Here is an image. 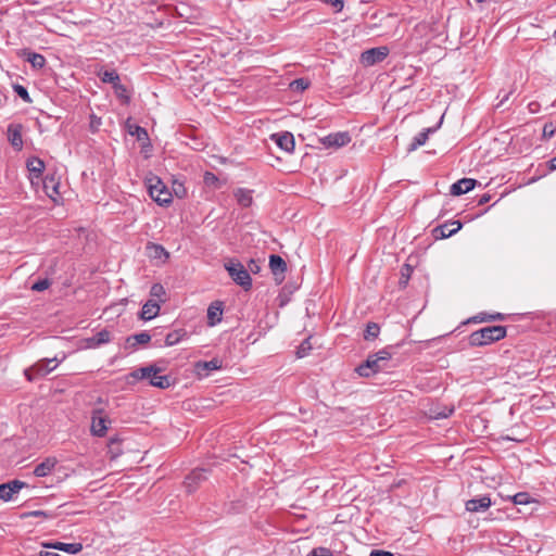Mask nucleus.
Instances as JSON below:
<instances>
[{
	"mask_svg": "<svg viewBox=\"0 0 556 556\" xmlns=\"http://www.w3.org/2000/svg\"><path fill=\"white\" fill-rule=\"evenodd\" d=\"M402 345L403 342L387 345L378 352L369 354L366 361L355 368V371L358 374V376L368 378L375 374L387 370L389 368L388 363L392 359L393 355L396 353V350Z\"/></svg>",
	"mask_w": 556,
	"mask_h": 556,
	"instance_id": "nucleus-1",
	"label": "nucleus"
},
{
	"mask_svg": "<svg viewBox=\"0 0 556 556\" xmlns=\"http://www.w3.org/2000/svg\"><path fill=\"white\" fill-rule=\"evenodd\" d=\"M505 326H488L470 333L468 340L470 346H484L500 341L506 337Z\"/></svg>",
	"mask_w": 556,
	"mask_h": 556,
	"instance_id": "nucleus-2",
	"label": "nucleus"
},
{
	"mask_svg": "<svg viewBox=\"0 0 556 556\" xmlns=\"http://www.w3.org/2000/svg\"><path fill=\"white\" fill-rule=\"evenodd\" d=\"M144 185L150 197L162 206H167L173 202V194L167 186L157 176L147 177Z\"/></svg>",
	"mask_w": 556,
	"mask_h": 556,
	"instance_id": "nucleus-3",
	"label": "nucleus"
},
{
	"mask_svg": "<svg viewBox=\"0 0 556 556\" xmlns=\"http://www.w3.org/2000/svg\"><path fill=\"white\" fill-rule=\"evenodd\" d=\"M230 278L240 286L244 291H249L252 288V278L249 270L238 260H230L225 264Z\"/></svg>",
	"mask_w": 556,
	"mask_h": 556,
	"instance_id": "nucleus-4",
	"label": "nucleus"
},
{
	"mask_svg": "<svg viewBox=\"0 0 556 556\" xmlns=\"http://www.w3.org/2000/svg\"><path fill=\"white\" fill-rule=\"evenodd\" d=\"M56 358H45L24 370V375L28 381H34L39 377H45L58 366Z\"/></svg>",
	"mask_w": 556,
	"mask_h": 556,
	"instance_id": "nucleus-5",
	"label": "nucleus"
},
{
	"mask_svg": "<svg viewBox=\"0 0 556 556\" xmlns=\"http://www.w3.org/2000/svg\"><path fill=\"white\" fill-rule=\"evenodd\" d=\"M111 424L110 418L105 415L103 408H94L91 413V434L102 438L106 434L108 425Z\"/></svg>",
	"mask_w": 556,
	"mask_h": 556,
	"instance_id": "nucleus-6",
	"label": "nucleus"
},
{
	"mask_svg": "<svg viewBox=\"0 0 556 556\" xmlns=\"http://www.w3.org/2000/svg\"><path fill=\"white\" fill-rule=\"evenodd\" d=\"M389 48L387 46H380L365 50L361 54V63L365 67L375 66L380 64L389 55Z\"/></svg>",
	"mask_w": 556,
	"mask_h": 556,
	"instance_id": "nucleus-7",
	"label": "nucleus"
},
{
	"mask_svg": "<svg viewBox=\"0 0 556 556\" xmlns=\"http://www.w3.org/2000/svg\"><path fill=\"white\" fill-rule=\"evenodd\" d=\"M351 141L348 131H338L319 138V142L327 149H339L346 146Z\"/></svg>",
	"mask_w": 556,
	"mask_h": 556,
	"instance_id": "nucleus-8",
	"label": "nucleus"
},
{
	"mask_svg": "<svg viewBox=\"0 0 556 556\" xmlns=\"http://www.w3.org/2000/svg\"><path fill=\"white\" fill-rule=\"evenodd\" d=\"M206 469L197 468L193 469L184 481L186 491L191 494L198 490L200 484L207 479Z\"/></svg>",
	"mask_w": 556,
	"mask_h": 556,
	"instance_id": "nucleus-9",
	"label": "nucleus"
},
{
	"mask_svg": "<svg viewBox=\"0 0 556 556\" xmlns=\"http://www.w3.org/2000/svg\"><path fill=\"white\" fill-rule=\"evenodd\" d=\"M463 227V223L459 220H451L446 222L442 225H439L432 229V236L434 239H445L448 238L456 232H458Z\"/></svg>",
	"mask_w": 556,
	"mask_h": 556,
	"instance_id": "nucleus-10",
	"label": "nucleus"
},
{
	"mask_svg": "<svg viewBox=\"0 0 556 556\" xmlns=\"http://www.w3.org/2000/svg\"><path fill=\"white\" fill-rule=\"evenodd\" d=\"M28 486V484L21 480H11L5 483L0 484V500L3 502H9L13 500L14 494L18 493L23 488Z\"/></svg>",
	"mask_w": 556,
	"mask_h": 556,
	"instance_id": "nucleus-11",
	"label": "nucleus"
},
{
	"mask_svg": "<svg viewBox=\"0 0 556 556\" xmlns=\"http://www.w3.org/2000/svg\"><path fill=\"white\" fill-rule=\"evenodd\" d=\"M269 268L275 277V281L280 285L286 277L287 271V263L286 261L278 254L269 255Z\"/></svg>",
	"mask_w": 556,
	"mask_h": 556,
	"instance_id": "nucleus-12",
	"label": "nucleus"
},
{
	"mask_svg": "<svg viewBox=\"0 0 556 556\" xmlns=\"http://www.w3.org/2000/svg\"><path fill=\"white\" fill-rule=\"evenodd\" d=\"M16 56L23 63H29L35 70H40L46 64V59L42 54L36 53L28 49L17 51Z\"/></svg>",
	"mask_w": 556,
	"mask_h": 556,
	"instance_id": "nucleus-13",
	"label": "nucleus"
},
{
	"mask_svg": "<svg viewBox=\"0 0 556 556\" xmlns=\"http://www.w3.org/2000/svg\"><path fill=\"white\" fill-rule=\"evenodd\" d=\"M23 125L22 124H10L7 129L8 141L12 146L15 151H21L23 149V138H22Z\"/></svg>",
	"mask_w": 556,
	"mask_h": 556,
	"instance_id": "nucleus-14",
	"label": "nucleus"
},
{
	"mask_svg": "<svg viewBox=\"0 0 556 556\" xmlns=\"http://www.w3.org/2000/svg\"><path fill=\"white\" fill-rule=\"evenodd\" d=\"M271 141H274L281 150L291 153L294 150L295 141L294 137L289 131H282L273 134L270 136Z\"/></svg>",
	"mask_w": 556,
	"mask_h": 556,
	"instance_id": "nucleus-15",
	"label": "nucleus"
},
{
	"mask_svg": "<svg viewBox=\"0 0 556 556\" xmlns=\"http://www.w3.org/2000/svg\"><path fill=\"white\" fill-rule=\"evenodd\" d=\"M26 167L29 172L31 182L34 179H42V175L46 168L45 162L37 156H30L26 161Z\"/></svg>",
	"mask_w": 556,
	"mask_h": 556,
	"instance_id": "nucleus-16",
	"label": "nucleus"
},
{
	"mask_svg": "<svg viewBox=\"0 0 556 556\" xmlns=\"http://www.w3.org/2000/svg\"><path fill=\"white\" fill-rule=\"evenodd\" d=\"M478 184L473 178H462L451 186L450 192L452 195H462L471 191Z\"/></svg>",
	"mask_w": 556,
	"mask_h": 556,
	"instance_id": "nucleus-17",
	"label": "nucleus"
},
{
	"mask_svg": "<svg viewBox=\"0 0 556 556\" xmlns=\"http://www.w3.org/2000/svg\"><path fill=\"white\" fill-rule=\"evenodd\" d=\"M42 546L46 548H52L61 552H65L68 554H78L83 551V544L81 543H63V542H45L42 543Z\"/></svg>",
	"mask_w": 556,
	"mask_h": 556,
	"instance_id": "nucleus-18",
	"label": "nucleus"
},
{
	"mask_svg": "<svg viewBox=\"0 0 556 556\" xmlns=\"http://www.w3.org/2000/svg\"><path fill=\"white\" fill-rule=\"evenodd\" d=\"M442 121H443V115L441 116L440 122L438 123L437 126L425 128L419 134H417L413 138V141L410 142V144L408 147V151H415L419 147L424 146L427 142V140L429 138V135L433 134L434 131H437V129L441 126Z\"/></svg>",
	"mask_w": 556,
	"mask_h": 556,
	"instance_id": "nucleus-19",
	"label": "nucleus"
},
{
	"mask_svg": "<svg viewBox=\"0 0 556 556\" xmlns=\"http://www.w3.org/2000/svg\"><path fill=\"white\" fill-rule=\"evenodd\" d=\"M43 191L53 201L60 195V182L54 175H47L42 178Z\"/></svg>",
	"mask_w": 556,
	"mask_h": 556,
	"instance_id": "nucleus-20",
	"label": "nucleus"
},
{
	"mask_svg": "<svg viewBox=\"0 0 556 556\" xmlns=\"http://www.w3.org/2000/svg\"><path fill=\"white\" fill-rule=\"evenodd\" d=\"M492 505L491 498L483 495L479 498L468 500L465 504L466 509L470 513L485 511Z\"/></svg>",
	"mask_w": 556,
	"mask_h": 556,
	"instance_id": "nucleus-21",
	"label": "nucleus"
},
{
	"mask_svg": "<svg viewBox=\"0 0 556 556\" xmlns=\"http://www.w3.org/2000/svg\"><path fill=\"white\" fill-rule=\"evenodd\" d=\"M224 311V303L222 301H214L207 308V324L208 326H215L222 321Z\"/></svg>",
	"mask_w": 556,
	"mask_h": 556,
	"instance_id": "nucleus-22",
	"label": "nucleus"
},
{
	"mask_svg": "<svg viewBox=\"0 0 556 556\" xmlns=\"http://www.w3.org/2000/svg\"><path fill=\"white\" fill-rule=\"evenodd\" d=\"M111 332L108 329H102L101 331L97 332L94 336L85 339L86 346L89 349H96L99 348L102 344H106L111 342Z\"/></svg>",
	"mask_w": 556,
	"mask_h": 556,
	"instance_id": "nucleus-23",
	"label": "nucleus"
},
{
	"mask_svg": "<svg viewBox=\"0 0 556 556\" xmlns=\"http://www.w3.org/2000/svg\"><path fill=\"white\" fill-rule=\"evenodd\" d=\"M160 309V304L156 301L149 300L143 304L139 318L142 320H150L159 315Z\"/></svg>",
	"mask_w": 556,
	"mask_h": 556,
	"instance_id": "nucleus-24",
	"label": "nucleus"
},
{
	"mask_svg": "<svg viewBox=\"0 0 556 556\" xmlns=\"http://www.w3.org/2000/svg\"><path fill=\"white\" fill-rule=\"evenodd\" d=\"M56 464L58 460L54 457H48L35 467L34 475L36 477H46L51 473Z\"/></svg>",
	"mask_w": 556,
	"mask_h": 556,
	"instance_id": "nucleus-25",
	"label": "nucleus"
},
{
	"mask_svg": "<svg viewBox=\"0 0 556 556\" xmlns=\"http://www.w3.org/2000/svg\"><path fill=\"white\" fill-rule=\"evenodd\" d=\"M151 341V336L147 331H142L140 333L131 334L126 338V348L136 350L139 344H147Z\"/></svg>",
	"mask_w": 556,
	"mask_h": 556,
	"instance_id": "nucleus-26",
	"label": "nucleus"
},
{
	"mask_svg": "<svg viewBox=\"0 0 556 556\" xmlns=\"http://www.w3.org/2000/svg\"><path fill=\"white\" fill-rule=\"evenodd\" d=\"M506 316L502 313H494V314H488L484 312H481L477 314L476 316L470 317L466 324L469 323H491L496 320H505Z\"/></svg>",
	"mask_w": 556,
	"mask_h": 556,
	"instance_id": "nucleus-27",
	"label": "nucleus"
},
{
	"mask_svg": "<svg viewBox=\"0 0 556 556\" xmlns=\"http://www.w3.org/2000/svg\"><path fill=\"white\" fill-rule=\"evenodd\" d=\"M252 192V190L247 188H238L235 190L233 195L240 206L249 207L253 202Z\"/></svg>",
	"mask_w": 556,
	"mask_h": 556,
	"instance_id": "nucleus-28",
	"label": "nucleus"
},
{
	"mask_svg": "<svg viewBox=\"0 0 556 556\" xmlns=\"http://www.w3.org/2000/svg\"><path fill=\"white\" fill-rule=\"evenodd\" d=\"M126 128H127L128 134L136 137L138 141H141V142L149 141V135H148L147 129L139 125L131 124L130 118H128L126 122Z\"/></svg>",
	"mask_w": 556,
	"mask_h": 556,
	"instance_id": "nucleus-29",
	"label": "nucleus"
},
{
	"mask_svg": "<svg viewBox=\"0 0 556 556\" xmlns=\"http://www.w3.org/2000/svg\"><path fill=\"white\" fill-rule=\"evenodd\" d=\"M146 251L149 257L155 260H161L162 257L168 258L169 256L168 252L164 249L163 245L153 242L147 243Z\"/></svg>",
	"mask_w": 556,
	"mask_h": 556,
	"instance_id": "nucleus-30",
	"label": "nucleus"
},
{
	"mask_svg": "<svg viewBox=\"0 0 556 556\" xmlns=\"http://www.w3.org/2000/svg\"><path fill=\"white\" fill-rule=\"evenodd\" d=\"M159 372H161V368L156 367L155 365H150L147 367H141V368L132 370L129 374V376L136 380H141V379H149L151 374H159Z\"/></svg>",
	"mask_w": 556,
	"mask_h": 556,
	"instance_id": "nucleus-31",
	"label": "nucleus"
},
{
	"mask_svg": "<svg viewBox=\"0 0 556 556\" xmlns=\"http://www.w3.org/2000/svg\"><path fill=\"white\" fill-rule=\"evenodd\" d=\"M149 383L159 389H167L172 386V378L167 375L151 374Z\"/></svg>",
	"mask_w": 556,
	"mask_h": 556,
	"instance_id": "nucleus-32",
	"label": "nucleus"
},
{
	"mask_svg": "<svg viewBox=\"0 0 556 556\" xmlns=\"http://www.w3.org/2000/svg\"><path fill=\"white\" fill-rule=\"evenodd\" d=\"M311 86V80L307 77L296 78L288 84V88L298 94L303 93Z\"/></svg>",
	"mask_w": 556,
	"mask_h": 556,
	"instance_id": "nucleus-33",
	"label": "nucleus"
},
{
	"mask_svg": "<svg viewBox=\"0 0 556 556\" xmlns=\"http://www.w3.org/2000/svg\"><path fill=\"white\" fill-rule=\"evenodd\" d=\"M187 336L188 332L184 328L175 329L166 334L165 345L173 346L184 340Z\"/></svg>",
	"mask_w": 556,
	"mask_h": 556,
	"instance_id": "nucleus-34",
	"label": "nucleus"
},
{
	"mask_svg": "<svg viewBox=\"0 0 556 556\" xmlns=\"http://www.w3.org/2000/svg\"><path fill=\"white\" fill-rule=\"evenodd\" d=\"M113 89H114L116 97L121 100V102L123 104H126V105L129 104L130 94L125 85L121 84V81L116 83V86H114Z\"/></svg>",
	"mask_w": 556,
	"mask_h": 556,
	"instance_id": "nucleus-35",
	"label": "nucleus"
},
{
	"mask_svg": "<svg viewBox=\"0 0 556 556\" xmlns=\"http://www.w3.org/2000/svg\"><path fill=\"white\" fill-rule=\"evenodd\" d=\"M380 333V326L377 323H368L364 331V339L371 341L378 338Z\"/></svg>",
	"mask_w": 556,
	"mask_h": 556,
	"instance_id": "nucleus-36",
	"label": "nucleus"
},
{
	"mask_svg": "<svg viewBox=\"0 0 556 556\" xmlns=\"http://www.w3.org/2000/svg\"><path fill=\"white\" fill-rule=\"evenodd\" d=\"M197 369H205L207 371L216 370L222 368V361L219 358H213L208 362H198L195 365Z\"/></svg>",
	"mask_w": 556,
	"mask_h": 556,
	"instance_id": "nucleus-37",
	"label": "nucleus"
},
{
	"mask_svg": "<svg viewBox=\"0 0 556 556\" xmlns=\"http://www.w3.org/2000/svg\"><path fill=\"white\" fill-rule=\"evenodd\" d=\"M413 270H414V268L409 264L403 265V267L401 268V277L399 280V286L401 288H406V286L410 279V276L413 274Z\"/></svg>",
	"mask_w": 556,
	"mask_h": 556,
	"instance_id": "nucleus-38",
	"label": "nucleus"
},
{
	"mask_svg": "<svg viewBox=\"0 0 556 556\" xmlns=\"http://www.w3.org/2000/svg\"><path fill=\"white\" fill-rule=\"evenodd\" d=\"M150 295L154 299H157L161 303L166 301V292L164 287L161 283H153L150 289Z\"/></svg>",
	"mask_w": 556,
	"mask_h": 556,
	"instance_id": "nucleus-39",
	"label": "nucleus"
},
{
	"mask_svg": "<svg viewBox=\"0 0 556 556\" xmlns=\"http://www.w3.org/2000/svg\"><path fill=\"white\" fill-rule=\"evenodd\" d=\"M511 500L515 505H528L535 502L528 492H519Z\"/></svg>",
	"mask_w": 556,
	"mask_h": 556,
	"instance_id": "nucleus-40",
	"label": "nucleus"
},
{
	"mask_svg": "<svg viewBox=\"0 0 556 556\" xmlns=\"http://www.w3.org/2000/svg\"><path fill=\"white\" fill-rule=\"evenodd\" d=\"M52 285V281L49 278L38 279L33 283L30 289L36 292H42L47 290Z\"/></svg>",
	"mask_w": 556,
	"mask_h": 556,
	"instance_id": "nucleus-41",
	"label": "nucleus"
},
{
	"mask_svg": "<svg viewBox=\"0 0 556 556\" xmlns=\"http://www.w3.org/2000/svg\"><path fill=\"white\" fill-rule=\"evenodd\" d=\"M311 338L305 339L300 346L298 348L296 355L298 357H304L308 354V352L312 350V345L309 342Z\"/></svg>",
	"mask_w": 556,
	"mask_h": 556,
	"instance_id": "nucleus-42",
	"label": "nucleus"
},
{
	"mask_svg": "<svg viewBox=\"0 0 556 556\" xmlns=\"http://www.w3.org/2000/svg\"><path fill=\"white\" fill-rule=\"evenodd\" d=\"M14 91L18 94L21 99H23L26 103H31V99L29 97V93L27 89L22 85H14L13 86Z\"/></svg>",
	"mask_w": 556,
	"mask_h": 556,
	"instance_id": "nucleus-43",
	"label": "nucleus"
},
{
	"mask_svg": "<svg viewBox=\"0 0 556 556\" xmlns=\"http://www.w3.org/2000/svg\"><path fill=\"white\" fill-rule=\"evenodd\" d=\"M102 81L116 86V83H119L118 72H103Z\"/></svg>",
	"mask_w": 556,
	"mask_h": 556,
	"instance_id": "nucleus-44",
	"label": "nucleus"
},
{
	"mask_svg": "<svg viewBox=\"0 0 556 556\" xmlns=\"http://www.w3.org/2000/svg\"><path fill=\"white\" fill-rule=\"evenodd\" d=\"M307 556H333L332 552L327 547L313 548Z\"/></svg>",
	"mask_w": 556,
	"mask_h": 556,
	"instance_id": "nucleus-45",
	"label": "nucleus"
},
{
	"mask_svg": "<svg viewBox=\"0 0 556 556\" xmlns=\"http://www.w3.org/2000/svg\"><path fill=\"white\" fill-rule=\"evenodd\" d=\"M555 127L553 125V123H546L543 127V138L544 139H551L554 135H555Z\"/></svg>",
	"mask_w": 556,
	"mask_h": 556,
	"instance_id": "nucleus-46",
	"label": "nucleus"
},
{
	"mask_svg": "<svg viewBox=\"0 0 556 556\" xmlns=\"http://www.w3.org/2000/svg\"><path fill=\"white\" fill-rule=\"evenodd\" d=\"M515 90H516V86H515V85H514V86H513V88H511L509 91H507V92H505L503 89H502V90H500V92H498V97H501V96H502V99H501V101L497 103V105H496V106H497V108L502 106V105H503V104H504V103L509 99V97L515 92Z\"/></svg>",
	"mask_w": 556,
	"mask_h": 556,
	"instance_id": "nucleus-47",
	"label": "nucleus"
},
{
	"mask_svg": "<svg viewBox=\"0 0 556 556\" xmlns=\"http://www.w3.org/2000/svg\"><path fill=\"white\" fill-rule=\"evenodd\" d=\"M247 269L249 270V274L250 273L258 274L261 271V269H262L260 261L251 258L249 261V263H248V268Z\"/></svg>",
	"mask_w": 556,
	"mask_h": 556,
	"instance_id": "nucleus-48",
	"label": "nucleus"
},
{
	"mask_svg": "<svg viewBox=\"0 0 556 556\" xmlns=\"http://www.w3.org/2000/svg\"><path fill=\"white\" fill-rule=\"evenodd\" d=\"M324 2H326L327 4H330L336 12H340L342 11L343 7H344V1L343 0H323Z\"/></svg>",
	"mask_w": 556,
	"mask_h": 556,
	"instance_id": "nucleus-49",
	"label": "nucleus"
},
{
	"mask_svg": "<svg viewBox=\"0 0 556 556\" xmlns=\"http://www.w3.org/2000/svg\"><path fill=\"white\" fill-rule=\"evenodd\" d=\"M369 556H394L393 553L383 549H372Z\"/></svg>",
	"mask_w": 556,
	"mask_h": 556,
	"instance_id": "nucleus-50",
	"label": "nucleus"
},
{
	"mask_svg": "<svg viewBox=\"0 0 556 556\" xmlns=\"http://www.w3.org/2000/svg\"><path fill=\"white\" fill-rule=\"evenodd\" d=\"M541 104L538 101H532L528 104V110L530 113L535 114L540 111Z\"/></svg>",
	"mask_w": 556,
	"mask_h": 556,
	"instance_id": "nucleus-51",
	"label": "nucleus"
},
{
	"mask_svg": "<svg viewBox=\"0 0 556 556\" xmlns=\"http://www.w3.org/2000/svg\"><path fill=\"white\" fill-rule=\"evenodd\" d=\"M490 200H491V195H490L489 193H484V194H482V195L478 199V205H484V204H486Z\"/></svg>",
	"mask_w": 556,
	"mask_h": 556,
	"instance_id": "nucleus-52",
	"label": "nucleus"
},
{
	"mask_svg": "<svg viewBox=\"0 0 556 556\" xmlns=\"http://www.w3.org/2000/svg\"><path fill=\"white\" fill-rule=\"evenodd\" d=\"M27 516L38 517V516H45L47 517L48 514L43 510H34L27 514Z\"/></svg>",
	"mask_w": 556,
	"mask_h": 556,
	"instance_id": "nucleus-53",
	"label": "nucleus"
},
{
	"mask_svg": "<svg viewBox=\"0 0 556 556\" xmlns=\"http://www.w3.org/2000/svg\"><path fill=\"white\" fill-rule=\"evenodd\" d=\"M38 556H61L60 554L58 553H54V552H43L41 551Z\"/></svg>",
	"mask_w": 556,
	"mask_h": 556,
	"instance_id": "nucleus-54",
	"label": "nucleus"
},
{
	"mask_svg": "<svg viewBox=\"0 0 556 556\" xmlns=\"http://www.w3.org/2000/svg\"><path fill=\"white\" fill-rule=\"evenodd\" d=\"M548 167L551 170H556V156L549 160Z\"/></svg>",
	"mask_w": 556,
	"mask_h": 556,
	"instance_id": "nucleus-55",
	"label": "nucleus"
},
{
	"mask_svg": "<svg viewBox=\"0 0 556 556\" xmlns=\"http://www.w3.org/2000/svg\"><path fill=\"white\" fill-rule=\"evenodd\" d=\"M216 180V177L212 173H205V182Z\"/></svg>",
	"mask_w": 556,
	"mask_h": 556,
	"instance_id": "nucleus-56",
	"label": "nucleus"
},
{
	"mask_svg": "<svg viewBox=\"0 0 556 556\" xmlns=\"http://www.w3.org/2000/svg\"><path fill=\"white\" fill-rule=\"evenodd\" d=\"M54 79L58 85H60L62 88L67 89V87H71V85H61L60 83V76L54 72Z\"/></svg>",
	"mask_w": 556,
	"mask_h": 556,
	"instance_id": "nucleus-57",
	"label": "nucleus"
},
{
	"mask_svg": "<svg viewBox=\"0 0 556 556\" xmlns=\"http://www.w3.org/2000/svg\"><path fill=\"white\" fill-rule=\"evenodd\" d=\"M121 442V439L118 437H113L109 440V445L112 446L114 444H117Z\"/></svg>",
	"mask_w": 556,
	"mask_h": 556,
	"instance_id": "nucleus-58",
	"label": "nucleus"
},
{
	"mask_svg": "<svg viewBox=\"0 0 556 556\" xmlns=\"http://www.w3.org/2000/svg\"><path fill=\"white\" fill-rule=\"evenodd\" d=\"M454 412L453 408L448 409V413L444 414H438V417L446 418Z\"/></svg>",
	"mask_w": 556,
	"mask_h": 556,
	"instance_id": "nucleus-59",
	"label": "nucleus"
},
{
	"mask_svg": "<svg viewBox=\"0 0 556 556\" xmlns=\"http://www.w3.org/2000/svg\"><path fill=\"white\" fill-rule=\"evenodd\" d=\"M178 191H180V188L175 189V194H177L179 198H181L182 195H179Z\"/></svg>",
	"mask_w": 556,
	"mask_h": 556,
	"instance_id": "nucleus-60",
	"label": "nucleus"
},
{
	"mask_svg": "<svg viewBox=\"0 0 556 556\" xmlns=\"http://www.w3.org/2000/svg\"><path fill=\"white\" fill-rule=\"evenodd\" d=\"M178 191H180V188L175 189V194H177L179 198H181L182 195H179Z\"/></svg>",
	"mask_w": 556,
	"mask_h": 556,
	"instance_id": "nucleus-61",
	"label": "nucleus"
},
{
	"mask_svg": "<svg viewBox=\"0 0 556 556\" xmlns=\"http://www.w3.org/2000/svg\"><path fill=\"white\" fill-rule=\"evenodd\" d=\"M93 124H100V121H91V125Z\"/></svg>",
	"mask_w": 556,
	"mask_h": 556,
	"instance_id": "nucleus-62",
	"label": "nucleus"
},
{
	"mask_svg": "<svg viewBox=\"0 0 556 556\" xmlns=\"http://www.w3.org/2000/svg\"><path fill=\"white\" fill-rule=\"evenodd\" d=\"M93 124H100V121H91V125Z\"/></svg>",
	"mask_w": 556,
	"mask_h": 556,
	"instance_id": "nucleus-63",
	"label": "nucleus"
},
{
	"mask_svg": "<svg viewBox=\"0 0 556 556\" xmlns=\"http://www.w3.org/2000/svg\"><path fill=\"white\" fill-rule=\"evenodd\" d=\"M97 402H98L99 404L103 403L102 397H99Z\"/></svg>",
	"mask_w": 556,
	"mask_h": 556,
	"instance_id": "nucleus-64",
	"label": "nucleus"
}]
</instances>
